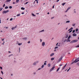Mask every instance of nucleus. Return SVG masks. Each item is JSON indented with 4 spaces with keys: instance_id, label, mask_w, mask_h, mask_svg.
Returning a JSON list of instances; mask_svg holds the SVG:
<instances>
[{
    "instance_id": "nucleus-5",
    "label": "nucleus",
    "mask_w": 79,
    "mask_h": 79,
    "mask_svg": "<svg viewBox=\"0 0 79 79\" xmlns=\"http://www.w3.org/2000/svg\"><path fill=\"white\" fill-rule=\"evenodd\" d=\"M62 59H63V56H61L57 61V62L58 63V62H60V61H61V60H62Z\"/></svg>"
},
{
    "instance_id": "nucleus-6",
    "label": "nucleus",
    "mask_w": 79,
    "mask_h": 79,
    "mask_svg": "<svg viewBox=\"0 0 79 79\" xmlns=\"http://www.w3.org/2000/svg\"><path fill=\"white\" fill-rule=\"evenodd\" d=\"M17 27V26H16L15 27H13L12 28H11L12 30H14L15 29H16Z\"/></svg>"
},
{
    "instance_id": "nucleus-57",
    "label": "nucleus",
    "mask_w": 79,
    "mask_h": 79,
    "mask_svg": "<svg viewBox=\"0 0 79 79\" xmlns=\"http://www.w3.org/2000/svg\"><path fill=\"white\" fill-rule=\"evenodd\" d=\"M54 6H52V8H54Z\"/></svg>"
},
{
    "instance_id": "nucleus-12",
    "label": "nucleus",
    "mask_w": 79,
    "mask_h": 79,
    "mask_svg": "<svg viewBox=\"0 0 79 79\" xmlns=\"http://www.w3.org/2000/svg\"><path fill=\"white\" fill-rule=\"evenodd\" d=\"M42 46H43V47L44 46H45V43L44 42H43L42 43Z\"/></svg>"
},
{
    "instance_id": "nucleus-17",
    "label": "nucleus",
    "mask_w": 79,
    "mask_h": 79,
    "mask_svg": "<svg viewBox=\"0 0 79 79\" xmlns=\"http://www.w3.org/2000/svg\"><path fill=\"white\" fill-rule=\"evenodd\" d=\"M55 60V58H52L51 59V61H52V60Z\"/></svg>"
},
{
    "instance_id": "nucleus-22",
    "label": "nucleus",
    "mask_w": 79,
    "mask_h": 79,
    "mask_svg": "<svg viewBox=\"0 0 79 79\" xmlns=\"http://www.w3.org/2000/svg\"><path fill=\"white\" fill-rule=\"evenodd\" d=\"M19 1V0H16V3H18Z\"/></svg>"
},
{
    "instance_id": "nucleus-54",
    "label": "nucleus",
    "mask_w": 79,
    "mask_h": 79,
    "mask_svg": "<svg viewBox=\"0 0 79 79\" xmlns=\"http://www.w3.org/2000/svg\"><path fill=\"white\" fill-rule=\"evenodd\" d=\"M58 43H57V44L56 45V46H57V45H58Z\"/></svg>"
},
{
    "instance_id": "nucleus-34",
    "label": "nucleus",
    "mask_w": 79,
    "mask_h": 79,
    "mask_svg": "<svg viewBox=\"0 0 79 79\" xmlns=\"http://www.w3.org/2000/svg\"><path fill=\"white\" fill-rule=\"evenodd\" d=\"M18 45H22V44L19 43V44H18Z\"/></svg>"
},
{
    "instance_id": "nucleus-32",
    "label": "nucleus",
    "mask_w": 79,
    "mask_h": 79,
    "mask_svg": "<svg viewBox=\"0 0 79 79\" xmlns=\"http://www.w3.org/2000/svg\"><path fill=\"white\" fill-rule=\"evenodd\" d=\"M70 8H71V7H69L67 9V10H69V9H70Z\"/></svg>"
},
{
    "instance_id": "nucleus-36",
    "label": "nucleus",
    "mask_w": 79,
    "mask_h": 79,
    "mask_svg": "<svg viewBox=\"0 0 79 79\" xmlns=\"http://www.w3.org/2000/svg\"><path fill=\"white\" fill-rule=\"evenodd\" d=\"M2 9H3V8H0V11H2Z\"/></svg>"
},
{
    "instance_id": "nucleus-4",
    "label": "nucleus",
    "mask_w": 79,
    "mask_h": 79,
    "mask_svg": "<svg viewBox=\"0 0 79 79\" xmlns=\"http://www.w3.org/2000/svg\"><path fill=\"white\" fill-rule=\"evenodd\" d=\"M71 38V35H69V37H68V40H67V42H70V40H69V39Z\"/></svg>"
},
{
    "instance_id": "nucleus-11",
    "label": "nucleus",
    "mask_w": 79,
    "mask_h": 79,
    "mask_svg": "<svg viewBox=\"0 0 79 79\" xmlns=\"http://www.w3.org/2000/svg\"><path fill=\"white\" fill-rule=\"evenodd\" d=\"M73 36H77V34H76L75 33H74L73 34Z\"/></svg>"
},
{
    "instance_id": "nucleus-45",
    "label": "nucleus",
    "mask_w": 79,
    "mask_h": 79,
    "mask_svg": "<svg viewBox=\"0 0 79 79\" xmlns=\"http://www.w3.org/2000/svg\"><path fill=\"white\" fill-rule=\"evenodd\" d=\"M1 73H2V74H3V71H1Z\"/></svg>"
},
{
    "instance_id": "nucleus-7",
    "label": "nucleus",
    "mask_w": 79,
    "mask_h": 79,
    "mask_svg": "<svg viewBox=\"0 0 79 79\" xmlns=\"http://www.w3.org/2000/svg\"><path fill=\"white\" fill-rule=\"evenodd\" d=\"M55 68V67H53L50 70V72H51L52 70H53Z\"/></svg>"
},
{
    "instance_id": "nucleus-53",
    "label": "nucleus",
    "mask_w": 79,
    "mask_h": 79,
    "mask_svg": "<svg viewBox=\"0 0 79 79\" xmlns=\"http://www.w3.org/2000/svg\"><path fill=\"white\" fill-rule=\"evenodd\" d=\"M46 63H44V65H46Z\"/></svg>"
},
{
    "instance_id": "nucleus-8",
    "label": "nucleus",
    "mask_w": 79,
    "mask_h": 79,
    "mask_svg": "<svg viewBox=\"0 0 79 79\" xmlns=\"http://www.w3.org/2000/svg\"><path fill=\"white\" fill-rule=\"evenodd\" d=\"M66 66H67V64H66L65 65L64 67H62V70H63V69H64L65 68V67H66Z\"/></svg>"
},
{
    "instance_id": "nucleus-23",
    "label": "nucleus",
    "mask_w": 79,
    "mask_h": 79,
    "mask_svg": "<svg viewBox=\"0 0 79 79\" xmlns=\"http://www.w3.org/2000/svg\"><path fill=\"white\" fill-rule=\"evenodd\" d=\"M48 67H50V64H48Z\"/></svg>"
},
{
    "instance_id": "nucleus-43",
    "label": "nucleus",
    "mask_w": 79,
    "mask_h": 79,
    "mask_svg": "<svg viewBox=\"0 0 79 79\" xmlns=\"http://www.w3.org/2000/svg\"><path fill=\"white\" fill-rule=\"evenodd\" d=\"M5 4H4L3 5V7H5Z\"/></svg>"
},
{
    "instance_id": "nucleus-60",
    "label": "nucleus",
    "mask_w": 79,
    "mask_h": 79,
    "mask_svg": "<svg viewBox=\"0 0 79 79\" xmlns=\"http://www.w3.org/2000/svg\"><path fill=\"white\" fill-rule=\"evenodd\" d=\"M53 18H54V17H52L51 18V19H53Z\"/></svg>"
},
{
    "instance_id": "nucleus-14",
    "label": "nucleus",
    "mask_w": 79,
    "mask_h": 79,
    "mask_svg": "<svg viewBox=\"0 0 79 79\" xmlns=\"http://www.w3.org/2000/svg\"><path fill=\"white\" fill-rule=\"evenodd\" d=\"M21 10H25V8L23 7H22L21 8Z\"/></svg>"
},
{
    "instance_id": "nucleus-21",
    "label": "nucleus",
    "mask_w": 79,
    "mask_h": 79,
    "mask_svg": "<svg viewBox=\"0 0 79 79\" xmlns=\"http://www.w3.org/2000/svg\"><path fill=\"white\" fill-rule=\"evenodd\" d=\"M36 63H37V62H35V63H34L33 64V65H35L36 64Z\"/></svg>"
},
{
    "instance_id": "nucleus-9",
    "label": "nucleus",
    "mask_w": 79,
    "mask_h": 79,
    "mask_svg": "<svg viewBox=\"0 0 79 79\" xmlns=\"http://www.w3.org/2000/svg\"><path fill=\"white\" fill-rule=\"evenodd\" d=\"M65 38H68V35L66 34L65 35Z\"/></svg>"
},
{
    "instance_id": "nucleus-30",
    "label": "nucleus",
    "mask_w": 79,
    "mask_h": 79,
    "mask_svg": "<svg viewBox=\"0 0 79 79\" xmlns=\"http://www.w3.org/2000/svg\"><path fill=\"white\" fill-rule=\"evenodd\" d=\"M76 48H79V45H77V46H76Z\"/></svg>"
},
{
    "instance_id": "nucleus-44",
    "label": "nucleus",
    "mask_w": 79,
    "mask_h": 79,
    "mask_svg": "<svg viewBox=\"0 0 79 79\" xmlns=\"http://www.w3.org/2000/svg\"><path fill=\"white\" fill-rule=\"evenodd\" d=\"M28 3V2H27L25 4H26V5H27V4Z\"/></svg>"
},
{
    "instance_id": "nucleus-50",
    "label": "nucleus",
    "mask_w": 79,
    "mask_h": 79,
    "mask_svg": "<svg viewBox=\"0 0 79 79\" xmlns=\"http://www.w3.org/2000/svg\"><path fill=\"white\" fill-rule=\"evenodd\" d=\"M72 32V30L70 31L69 32V33H70V32Z\"/></svg>"
},
{
    "instance_id": "nucleus-48",
    "label": "nucleus",
    "mask_w": 79,
    "mask_h": 79,
    "mask_svg": "<svg viewBox=\"0 0 79 79\" xmlns=\"http://www.w3.org/2000/svg\"><path fill=\"white\" fill-rule=\"evenodd\" d=\"M59 1H60V0H57L56 2H59Z\"/></svg>"
},
{
    "instance_id": "nucleus-20",
    "label": "nucleus",
    "mask_w": 79,
    "mask_h": 79,
    "mask_svg": "<svg viewBox=\"0 0 79 79\" xmlns=\"http://www.w3.org/2000/svg\"><path fill=\"white\" fill-rule=\"evenodd\" d=\"M11 0H7L6 1V2H10Z\"/></svg>"
},
{
    "instance_id": "nucleus-35",
    "label": "nucleus",
    "mask_w": 79,
    "mask_h": 79,
    "mask_svg": "<svg viewBox=\"0 0 79 79\" xmlns=\"http://www.w3.org/2000/svg\"><path fill=\"white\" fill-rule=\"evenodd\" d=\"M76 25V24H73V26H75V25Z\"/></svg>"
},
{
    "instance_id": "nucleus-25",
    "label": "nucleus",
    "mask_w": 79,
    "mask_h": 79,
    "mask_svg": "<svg viewBox=\"0 0 79 79\" xmlns=\"http://www.w3.org/2000/svg\"><path fill=\"white\" fill-rule=\"evenodd\" d=\"M38 0H35V1L37 3H39V2H38Z\"/></svg>"
},
{
    "instance_id": "nucleus-58",
    "label": "nucleus",
    "mask_w": 79,
    "mask_h": 79,
    "mask_svg": "<svg viewBox=\"0 0 79 79\" xmlns=\"http://www.w3.org/2000/svg\"><path fill=\"white\" fill-rule=\"evenodd\" d=\"M62 64H60V66H62Z\"/></svg>"
},
{
    "instance_id": "nucleus-40",
    "label": "nucleus",
    "mask_w": 79,
    "mask_h": 79,
    "mask_svg": "<svg viewBox=\"0 0 79 79\" xmlns=\"http://www.w3.org/2000/svg\"><path fill=\"white\" fill-rule=\"evenodd\" d=\"M13 20V18L10 19V21H12Z\"/></svg>"
},
{
    "instance_id": "nucleus-31",
    "label": "nucleus",
    "mask_w": 79,
    "mask_h": 79,
    "mask_svg": "<svg viewBox=\"0 0 79 79\" xmlns=\"http://www.w3.org/2000/svg\"><path fill=\"white\" fill-rule=\"evenodd\" d=\"M32 15L33 16H35V15H34V14H32Z\"/></svg>"
},
{
    "instance_id": "nucleus-41",
    "label": "nucleus",
    "mask_w": 79,
    "mask_h": 79,
    "mask_svg": "<svg viewBox=\"0 0 79 79\" xmlns=\"http://www.w3.org/2000/svg\"><path fill=\"white\" fill-rule=\"evenodd\" d=\"M21 14H22V15H24V12H22V13H21Z\"/></svg>"
},
{
    "instance_id": "nucleus-46",
    "label": "nucleus",
    "mask_w": 79,
    "mask_h": 79,
    "mask_svg": "<svg viewBox=\"0 0 79 79\" xmlns=\"http://www.w3.org/2000/svg\"><path fill=\"white\" fill-rule=\"evenodd\" d=\"M30 41H28V44H30Z\"/></svg>"
},
{
    "instance_id": "nucleus-13",
    "label": "nucleus",
    "mask_w": 79,
    "mask_h": 79,
    "mask_svg": "<svg viewBox=\"0 0 79 79\" xmlns=\"http://www.w3.org/2000/svg\"><path fill=\"white\" fill-rule=\"evenodd\" d=\"M21 15V14H19L16 15V16L17 17H18V16H19Z\"/></svg>"
},
{
    "instance_id": "nucleus-55",
    "label": "nucleus",
    "mask_w": 79,
    "mask_h": 79,
    "mask_svg": "<svg viewBox=\"0 0 79 79\" xmlns=\"http://www.w3.org/2000/svg\"><path fill=\"white\" fill-rule=\"evenodd\" d=\"M4 40V39H3L2 40V41H3Z\"/></svg>"
},
{
    "instance_id": "nucleus-51",
    "label": "nucleus",
    "mask_w": 79,
    "mask_h": 79,
    "mask_svg": "<svg viewBox=\"0 0 79 79\" xmlns=\"http://www.w3.org/2000/svg\"><path fill=\"white\" fill-rule=\"evenodd\" d=\"M40 41L41 42H42V39H40Z\"/></svg>"
},
{
    "instance_id": "nucleus-52",
    "label": "nucleus",
    "mask_w": 79,
    "mask_h": 79,
    "mask_svg": "<svg viewBox=\"0 0 79 79\" xmlns=\"http://www.w3.org/2000/svg\"><path fill=\"white\" fill-rule=\"evenodd\" d=\"M13 4H15V2H13Z\"/></svg>"
},
{
    "instance_id": "nucleus-27",
    "label": "nucleus",
    "mask_w": 79,
    "mask_h": 79,
    "mask_svg": "<svg viewBox=\"0 0 79 79\" xmlns=\"http://www.w3.org/2000/svg\"><path fill=\"white\" fill-rule=\"evenodd\" d=\"M5 9H8V6H6L5 7Z\"/></svg>"
},
{
    "instance_id": "nucleus-39",
    "label": "nucleus",
    "mask_w": 79,
    "mask_h": 79,
    "mask_svg": "<svg viewBox=\"0 0 79 79\" xmlns=\"http://www.w3.org/2000/svg\"><path fill=\"white\" fill-rule=\"evenodd\" d=\"M77 66H79V62L77 63Z\"/></svg>"
},
{
    "instance_id": "nucleus-18",
    "label": "nucleus",
    "mask_w": 79,
    "mask_h": 79,
    "mask_svg": "<svg viewBox=\"0 0 79 79\" xmlns=\"http://www.w3.org/2000/svg\"><path fill=\"white\" fill-rule=\"evenodd\" d=\"M65 4H66V3L64 2L63 3H62V5H63V6H64Z\"/></svg>"
},
{
    "instance_id": "nucleus-42",
    "label": "nucleus",
    "mask_w": 79,
    "mask_h": 79,
    "mask_svg": "<svg viewBox=\"0 0 79 79\" xmlns=\"http://www.w3.org/2000/svg\"><path fill=\"white\" fill-rule=\"evenodd\" d=\"M75 32V30H73V33H74V32Z\"/></svg>"
},
{
    "instance_id": "nucleus-24",
    "label": "nucleus",
    "mask_w": 79,
    "mask_h": 79,
    "mask_svg": "<svg viewBox=\"0 0 79 79\" xmlns=\"http://www.w3.org/2000/svg\"><path fill=\"white\" fill-rule=\"evenodd\" d=\"M44 30H42L41 31H40L39 32H44Z\"/></svg>"
},
{
    "instance_id": "nucleus-2",
    "label": "nucleus",
    "mask_w": 79,
    "mask_h": 79,
    "mask_svg": "<svg viewBox=\"0 0 79 79\" xmlns=\"http://www.w3.org/2000/svg\"><path fill=\"white\" fill-rule=\"evenodd\" d=\"M78 41V40H74L71 41L70 43L73 44V43H74L75 42H77Z\"/></svg>"
},
{
    "instance_id": "nucleus-59",
    "label": "nucleus",
    "mask_w": 79,
    "mask_h": 79,
    "mask_svg": "<svg viewBox=\"0 0 79 79\" xmlns=\"http://www.w3.org/2000/svg\"><path fill=\"white\" fill-rule=\"evenodd\" d=\"M45 63H47V61H46L44 62Z\"/></svg>"
},
{
    "instance_id": "nucleus-56",
    "label": "nucleus",
    "mask_w": 79,
    "mask_h": 79,
    "mask_svg": "<svg viewBox=\"0 0 79 79\" xmlns=\"http://www.w3.org/2000/svg\"><path fill=\"white\" fill-rule=\"evenodd\" d=\"M47 14L48 15H49V14H50V13H49V12H48Z\"/></svg>"
},
{
    "instance_id": "nucleus-10",
    "label": "nucleus",
    "mask_w": 79,
    "mask_h": 79,
    "mask_svg": "<svg viewBox=\"0 0 79 79\" xmlns=\"http://www.w3.org/2000/svg\"><path fill=\"white\" fill-rule=\"evenodd\" d=\"M73 29V27H71L70 29H69V30L68 31H71V30H72Z\"/></svg>"
},
{
    "instance_id": "nucleus-38",
    "label": "nucleus",
    "mask_w": 79,
    "mask_h": 79,
    "mask_svg": "<svg viewBox=\"0 0 79 79\" xmlns=\"http://www.w3.org/2000/svg\"><path fill=\"white\" fill-rule=\"evenodd\" d=\"M9 8H10V9H11L12 8V6H9Z\"/></svg>"
},
{
    "instance_id": "nucleus-29",
    "label": "nucleus",
    "mask_w": 79,
    "mask_h": 79,
    "mask_svg": "<svg viewBox=\"0 0 79 79\" xmlns=\"http://www.w3.org/2000/svg\"><path fill=\"white\" fill-rule=\"evenodd\" d=\"M69 22H70V21H67L66 22V23H69Z\"/></svg>"
},
{
    "instance_id": "nucleus-15",
    "label": "nucleus",
    "mask_w": 79,
    "mask_h": 79,
    "mask_svg": "<svg viewBox=\"0 0 79 79\" xmlns=\"http://www.w3.org/2000/svg\"><path fill=\"white\" fill-rule=\"evenodd\" d=\"M23 40H27V38H23Z\"/></svg>"
},
{
    "instance_id": "nucleus-33",
    "label": "nucleus",
    "mask_w": 79,
    "mask_h": 79,
    "mask_svg": "<svg viewBox=\"0 0 79 79\" xmlns=\"http://www.w3.org/2000/svg\"><path fill=\"white\" fill-rule=\"evenodd\" d=\"M76 32H77V31H78V29L77 28L76 29Z\"/></svg>"
},
{
    "instance_id": "nucleus-16",
    "label": "nucleus",
    "mask_w": 79,
    "mask_h": 79,
    "mask_svg": "<svg viewBox=\"0 0 79 79\" xmlns=\"http://www.w3.org/2000/svg\"><path fill=\"white\" fill-rule=\"evenodd\" d=\"M54 55V53H52V54H51L50 55V56H53V55Z\"/></svg>"
},
{
    "instance_id": "nucleus-47",
    "label": "nucleus",
    "mask_w": 79,
    "mask_h": 79,
    "mask_svg": "<svg viewBox=\"0 0 79 79\" xmlns=\"http://www.w3.org/2000/svg\"><path fill=\"white\" fill-rule=\"evenodd\" d=\"M0 68L1 69H2V67H0Z\"/></svg>"
},
{
    "instance_id": "nucleus-62",
    "label": "nucleus",
    "mask_w": 79,
    "mask_h": 79,
    "mask_svg": "<svg viewBox=\"0 0 79 79\" xmlns=\"http://www.w3.org/2000/svg\"><path fill=\"white\" fill-rule=\"evenodd\" d=\"M11 55H10V56H11Z\"/></svg>"
},
{
    "instance_id": "nucleus-49",
    "label": "nucleus",
    "mask_w": 79,
    "mask_h": 79,
    "mask_svg": "<svg viewBox=\"0 0 79 79\" xmlns=\"http://www.w3.org/2000/svg\"><path fill=\"white\" fill-rule=\"evenodd\" d=\"M68 11V9H67V10H66L65 12H67Z\"/></svg>"
},
{
    "instance_id": "nucleus-1",
    "label": "nucleus",
    "mask_w": 79,
    "mask_h": 79,
    "mask_svg": "<svg viewBox=\"0 0 79 79\" xmlns=\"http://www.w3.org/2000/svg\"><path fill=\"white\" fill-rule=\"evenodd\" d=\"M78 61H79V57L77 59H76L72 63V64H73V63H77V62H78Z\"/></svg>"
},
{
    "instance_id": "nucleus-3",
    "label": "nucleus",
    "mask_w": 79,
    "mask_h": 79,
    "mask_svg": "<svg viewBox=\"0 0 79 79\" xmlns=\"http://www.w3.org/2000/svg\"><path fill=\"white\" fill-rule=\"evenodd\" d=\"M9 12V10H4L2 12L3 14H6V13H8Z\"/></svg>"
},
{
    "instance_id": "nucleus-26",
    "label": "nucleus",
    "mask_w": 79,
    "mask_h": 79,
    "mask_svg": "<svg viewBox=\"0 0 79 79\" xmlns=\"http://www.w3.org/2000/svg\"><path fill=\"white\" fill-rule=\"evenodd\" d=\"M71 69V68H69V69L67 70V72H68Z\"/></svg>"
},
{
    "instance_id": "nucleus-19",
    "label": "nucleus",
    "mask_w": 79,
    "mask_h": 79,
    "mask_svg": "<svg viewBox=\"0 0 79 79\" xmlns=\"http://www.w3.org/2000/svg\"><path fill=\"white\" fill-rule=\"evenodd\" d=\"M60 68H59L56 70V72H58V71H59V70L60 69Z\"/></svg>"
},
{
    "instance_id": "nucleus-61",
    "label": "nucleus",
    "mask_w": 79,
    "mask_h": 79,
    "mask_svg": "<svg viewBox=\"0 0 79 79\" xmlns=\"http://www.w3.org/2000/svg\"><path fill=\"white\" fill-rule=\"evenodd\" d=\"M34 74H35V72H34Z\"/></svg>"
},
{
    "instance_id": "nucleus-64",
    "label": "nucleus",
    "mask_w": 79,
    "mask_h": 79,
    "mask_svg": "<svg viewBox=\"0 0 79 79\" xmlns=\"http://www.w3.org/2000/svg\"><path fill=\"white\" fill-rule=\"evenodd\" d=\"M78 39H79V37L78 38Z\"/></svg>"
},
{
    "instance_id": "nucleus-28",
    "label": "nucleus",
    "mask_w": 79,
    "mask_h": 79,
    "mask_svg": "<svg viewBox=\"0 0 79 79\" xmlns=\"http://www.w3.org/2000/svg\"><path fill=\"white\" fill-rule=\"evenodd\" d=\"M44 65L43 64L42 66V67H41L42 68H44Z\"/></svg>"
},
{
    "instance_id": "nucleus-37",
    "label": "nucleus",
    "mask_w": 79,
    "mask_h": 79,
    "mask_svg": "<svg viewBox=\"0 0 79 79\" xmlns=\"http://www.w3.org/2000/svg\"><path fill=\"white\" fill-rule=\"evenodd\" d=\"M58 48V47H56L55 48V49H56V48Z\"/></svg>"
},
{
    "instance_id": "nucleus-63",
    "label": "nucleus",
    "mask_w": 79,
    "mask_h": 79,
    "mask_svg": "<svg viewBox=\"0 0 79 79\" xmlns=\"http://www.w3.org/2000/svg\"><path fill=\"white\" fill-rule=\"evenodd\" d=\"M8 52L9 53H11V52H10V51H9Z\"/></svg>"
}]
</instances>
